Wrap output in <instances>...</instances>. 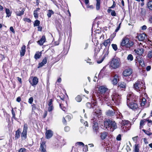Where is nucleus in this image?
<instances>
[{
  "instance_id": "obj_8",
  "label": "nucleus",
  "mask_w": 152,
  "mask_h": 152,
  "mask_svg": "<svg viewBox=\"0 0 152 152\" xmlns=\"http://www.w3.org/2000/svg\"><path fill=\"white\" fill-rule=\"evenodd\" d=\"M99 89L101 96L106 94H108L109 92V90L104 86H100L99 87Z\"/></svg>"
},
{
  "instance_id": "obj_26",
  "label": "nucleus",
  "mask_w": 152,
  "mask_h": 152,
  "mask_svg": "<svg viewBox=\"0 0 152 152\" xmlns=\"http://www.w3.org/2000/svg\"><path fill=\"white\" fill-rule=\"evenodd\" d=\"M118 87L121 88H125L126 87V84L123 82H120L118 83Z\"/></svg>"
},
{
  "instance_id": "obj_64",
  "label": "nucleus",
  "mask_w": 152,
  "mask_h": 152,
  "mask_svg": "<svg viewBox=\"0 0 152 152\" xmlns=\"http://www.w3.org/2000/svg\"><path fill=\"white\" fill-rule=\"evenodd\" d=\"M16 101L18 102H20L21 101V98L19 96L17 97Z\"/></svg>"
},
{
  "instance_id": "obj_40",
  "label": "nucleus",
  "mask_w": 152,
  "mask_h": 152,
  "mask_svg": "<svg viewBox=\"0 0 152 152\" xmlns=\"http://www.w3.org/2000/svg\"><path fill=\"white\" fill-rule=\"evenodd\" d=\"M148 57L150 59H151L152 60V50L148 52Z\"/></svg>"
},
{
  "instance_id": "obj_34",
  "label": "nucleus",
  "mask_w": 152,
  "mask_h": 152,
  "mask_svg": "<svg viewBox=\"0 0 152 152\" xmlns=\"http://www.w3.org/2000/svg\"><path fill=\"white\" fill-rule=\"evenodd\" d=\"M6 13L7 14V17H9L11 15V13L9 9L6 8Z\"/></svg>"
},
{
  "instance_id": "obj_48",
  "label": "nucleus",
  "mask_w": 152,
  "mask_h": 152,
  "mask_svg": "<svg viewBox=\"0 0 152 152\" xmlns=\"http://www.w3.org/2000/svg\"><path fill=\"white\" fill-rule=\"evenodd\" d=\"M139 63L140 66L142 67H143L145 66V64H144L142 60L139 61Z\"/></svg>"
},
{
  "instance_id": "obj_3",
  "label": "nucleus",
  "mask_w": 152,
  "mask_h": 152,
  "mask_svg": "<svg viewBox=\"0 0 152 152\" xmlns=\"http://www.w3.org/2000/svg\"><path fill=\"white\" fill-rule=\"evenodd\" d=\"M104 128L110 131H113L117 128L116 123L115 121L110 120L104 122Z\"/></svg>"
},
{
  "instance_id": "obj_51",
  "label": "nucleus",
  "mask_w": 152,
  "mask_h": 152,
  "mask_svg": "<svg viewBox=\"0 0 152 152\" xmlns=\"http://www.w3.org/2000/svg\"><path fill=\"white\" fill-rule=\"evenodd\" d=\"M53 109V106H49L48 108V110L49 112L52 111Z\"/></svg>"
},
{
  "instance_id": "obj_47",
  "label": "nucleus",
  "mask_w": 152,
  "mask_h": 152,
  "mask_svg": "<svg viewBox=\"0 0 152 152\" xmlns=\"http://www.w3.org/2000/svg\"><path fill=\"white\" fill-rule=\"evenodd\" d=\"M53 101V100L52 99H50L48 101V106H51L52 105V103Z\"/></svg>"
},
{
  "instance_id": "obj_62",
  "label": "nucleus",
  "mask_w": 152,
  "mask_h": 152,
  "mask_svg": "<svg viewBox=\"0 0 152 152\" xmlns=\"http://www.w3.org/2000/svg\"><path fill=\"white\" fill-rule=\"evenodd\" d=\"M26 150V149L23 148H21L18 151V152H24Z\"/></svg>"
},
{
  "instance_id": "obj_7",
  "label": "nucleus",
  "mask_w": 152,
  "mask_h": 152,
  "mask_svg": "<svg viewBox=\"0 0 152 152\" xmlns=\"http://www.w3.org/2000/svg\"><path fill=\"white\" fill-rule=\"evenodd\" d=\"M91 103L90 102H87L86 104V106L88 108H91L92 107L93 109H94L96 106V102L95 97L94 96L92 97Z\"/></svg>"
},
{
  "instance_id": "obj_35",
  "label": "nucleus",
  "mask_w": 152,
  "mask_h": 152,
  "mask_svg": "<svg viewBox=\"0 0 152 152\" xmlns=\"http://www.w3.org/2000/svg\"><path fill=\"white\" fill-rule=\"evenodd\" d=\"M129 121L128 120H123L121 123L123 126H125L129 124Z\"/></svg>"
},
{
  "instance_id": "obj_15",
  "label": "nucleus",
  "mask_w": 152,
  "mask_h": 152,
  "mask_svg": "<svg viewBox=\"0 0 152 152\" xmlns=\"http://www.w3.org/2000/svg\"><path fill=\"white\" fill-rule=\"evenodd\" d=\"M136 53L139 55H142L144 51V49L142 48H138L134 50Z\"/></svg>"
},
{
  "instance_id": "obj_2",
  "label": "nucleus",
  "mask_w": 152,
  "mask_h": 152,
  "mask_svg": "<svg viewBox=\"0 0 152 152\" xmlns=\"http://www.w3.org/2000/svg\"><path fill=\"white\" fill-rule=\"evenodd\" d=\"M133 88L136 91L138 92L140 94H145L146 87L144 82L138 80L134 84Z\"/></svg>"
},
{
  "instance_id": "obj_63",
  "label": "nucleus",
  "mask_w": 152,
  "mask_h": 152,
  "mask_svg": "<svg viewBox=\"0 0 152 152\" xmlns=\"http://www.w3.org/2000/svg\"><path fill=\"white\" fill-rule=\"evenodd\" d=\"M12 117L13 118H15V112L14 111V110L12 109Z\"/></svg>"
},
{
  "instance_id": "obj_20",
  "label": "nucleus",
  "mask_w": 152,
  "mask_h": 152,
  "mask_svg": "<svg viewBox=\"0 0 152 152\" xmlns=\"http://www.w3.org/2000/svg\"><path fill=\"white\" fill-rule=\"evenodd\" d=\"M108 135V133L106 132H101L100 133V137L102 140L105 139Z\"/></svg>"
},
{
  "instance_id": "obj_52",
  "label": "nucleus",
  "mask_w": 152,
  "mask_h": 152,
  "mask_svg": "<svg viewBox=\"0 0 152 152\" xmlns=\"http://www.w3.org/2000/svg\"><path fill=\"white\" fill-rule=\"evenodd\" d=\"M33 101V98L32 97L28 99V102L30 104H32Z\"/></svg>"
},
{
  "instance_id": "obj_36",
  "label": "nucleus",
  "mask_w": 152,
  "mask_h": 152,
  "mask_svg": "<svg viewBox=\"0 0 152 152\" xmlns=\"http://www.w3.org/2000/svg\"><path fill=\"white\" fill-rule=\"evenodd\" d=\"M76 100L78 102H80L81 101L82 98L80 96L78 95L75 98Z\"/></svg>"
},
{
  "instance_id": "obj_42",
  "label": "nucleus",
  "mask_w": 152,
  "mask_h": 152,
  "mask_svg": "<svg viewBox=\"0 0 152 152\" xmlns=\"http://www.w3.org/2000/svg\"><path fill=\"white\" fill-rule=\"evenodd\" d=\"M70 130V127L68 126H66L64 128V130L65 132H68Z\"/></svg>"
},
{
  "instance_id": "obj_13",
  "label": "nucleus",
  "mask_w": 152,
  "mask_h": 152,
  "mask_svg": "<svg viewBox=\"0 0 152 152\" xmlns=\"http://www.w3.org/2000/svg\"><path fill=\"white\" fill-rule=\"evenodd\" d=\"M53 132L50 130H46L45 133L46 137L49 139L53 135Z\"/></svg>"
},
{
  "instance_id": "obj_57",
  "label": "nucleus",
  "mask_w": 152,
  "mask_h": 152,
  "mask_svg": "<svg viewBox=\"0 0 152 152\" xmlns=\"http://www.w3.org/2000/svg\"><path fill=\"white\" fill-rule=\"evenodd\" d=\"M32 111H33L34 110H36V105L35 104H33L32 105Z\"/></svg>"
},
{
  "instance_id": "obj_18",
  "label": "nucleus",
  "mask_w": 152,
  "mask_h": 152,
  "mask_svg": "<svg viewBox=\"0 0 152 152\" xmlns=\"http://www.w3.org/2000/svg\"><path fill=\"white\" fill-rule=\"evenodd\" d=\"M46 40V38L45 36L43 35L42 36L41 39L37 42L40 45H43L44 42H45Z\"/></svg>"
},
{
  "instance_id": "obj_4",
  "label": "nucleus",
  "mask_w": 152,
  "mask_h": 152,
  "mask_svg": "<svg viewBox=\"0 0 152 152\" xmlns=\"http://www.w3.org/2000/svg\"><path fill=\"white\" fill-rule=\"evenodd\" d=\"M134 45L132 41L130 40L126 37H124L121 42L120 45L121 48H125L127 49H129Z\"/></svg>"
},
{
  "instance_id": "obj_55",
  "label": "nucleus",
  "mask_w": 152,
  "mask_h": 152,
  "mask_svg": "<svg viewBox=\"0 0 152 152\" xmlns=\"http://www.w3.org/2000/svg\"><path fill=\"white\" fill-rule=\"evenodd\" d=\"M42 63H43L44 64H46L47 62V58L45 57V58L42 61Z\"/></svg>"
},
{
  "instance_id": "obj_28",
  "label": "nucleus",
  "mask_w": 152,
  "mask_h": 152,
  "mask_svg": "<svg viewBox=\"0 0 152 152\" xmlns=\"http://www.w3.org/2000/svg\"><path fill=\"white\" fill-rule=\"evenodd\" d=\"M41 53L40 52H37L35 54L34 58L36 59L39 58L41 56Z\"/></svg>"
},
{
  "instance_id": "obj_50",
  "label": "nucleus",
  "mask_w": 152,
  "mask_h": 152,
  "mask_svg": "<svg viewBox=\"0 0 152 152\" xmlns=\"http://www.w3.org/2000/svg\"><path fill=\"white\" fill-rule=\"evenodd\" d=\"M34 17L35 18L37 19L38 18V13L37 12H34Z\"/></svg>"
},
{
  "instance_id": "obj_29",
  "label": "nucleus",
  "mask_w": 152,
  "mask_h": 152,
  "mask_svg": "<svg viewBox=\"0 0 152 152\" xmlns=\"http://www.w3.org/2000/svg\"><path fill=\"white\" fill-rule=\"evenodd\" d=\"M140 99H141L140 104L141 106H144L146 102V99L145 98H142Z\"/></svg>"
},
{
  "instance_id": "obj_32",
  "label": "nucleus",
  "mask_w": 152,
  "mask_h": 152,
  "mask_svg": "<svg viewBox=\"0 0 152 152\" xmlns=\"http://www.w3.org/2000/svg\"><path fill=\"white\" fill-rule=\"evenodd\" d=\"M54 12L52 10H49L47 15L48 18L51 17L52 14H53Z\"/></svg>"
},
{
  "instance_id": "obj_31",
  "label": "nucleus",
  "mask_w": 152,
  "mask_h": 152,
  "mask_svg": "<svg viewBox=\"0 0 152 152\" xmlns=\"http://www.w3.org/2000/svg\"><path fill=\"white\" fill-rule=\"evenodd\" d=\"M147 6L149 10H152V0L148 2Z\"/></svg>"
},
{
  "instance_id": "obj_1",
  "label": "nucleus",
  "mask_w": 152,
  "mask_h": 152,
  "mask_svg": "<svg viewBox=\"0 0 152 152\" xmlns=\"http://www.w3.org/2000/svg\"><path fill=\"white\" fill-rule=\"evenodd\" d=\"M121 95L117 93H114L112 95L111 98L109 97V93L106 94L103 96L101 100L107 104L108 106H110L111 104L110 103L114 102L116 105H119L121 103Z\"/></svg>"
},
{
  "instance_id": "obj_54",
  "label": "nucleus",
  "mask_w": 152,
  "mask_h": 152,
  "mask_svg": "<svg viewBox=\"0 0 152 152\" xmlns=\"http://www.w3.org/2000/svg\"><path fill=\"white\" fill-rule=\"evenodd\" d=\"M60 107L61 108V109L65 111V110L66 109V108L65 107H64V106L63 107L62 106V104H60Z\"/></svg>"
},
{
  "instance_id": "obj_46",
  "label": "nucleus",
  "mask_w": 152,
  "mask_h": 152,
  "mask_svg": "<svg viewBox=\"0 0 152 152\" xmlns=\"http://www.w3.org/2000/svg\"><path fill=\"white\" fill-rule=\"evenodd\" d=\"M135 152H139V149L138 147V145H135V147L134 149Z\"/></svg>"
},
{
  "instance_id": "obj_58",
  "label": "nucleus",
  "mask_w": 152,
  "mask_h": 152,
  "mask_svg": "<svg viewBox=\"0 0 152 152\" xmlns=\"http://www.w3.org/2000/svg\"><path fill=\"white\" fill-rule=\"evenodd\" d=\"M45 64H44L43 63H42V62H41L40 63H39V66L38 67V68L41 67L43 66Z\"/></svg>"
},
{
  "instance_id": "obj_9",
  "label": "nucleus",
  "mask_w": 152,
  "mask_h": 152,
  "mask_svg": "<svg viewBox=\"0 0 152 152\" xmlns=\"http://www.w3.org/2000/svg\"><path fill=\"white\" fill-rule=\"evenodd\" d=\"M134 96L132 93H129L126 96V103L127 104L133 102L136 100L134 99Z\"/></svg>"
},
{
  "instance_id": "obj_16",
  "label": "nucleus",
  "mask_w": 152,
  "mask_h": 152,
  "mask_svg": "<svg viewBox=\"0 0 152 152\" xmlns=\"http://www.w3.org/2000/svg\"><path fill=\"white\" fill-rule=\"evenodd\" d=\"M46 146L45 143L44 142H42L41 144L40 150L42 152H46Z\"/></svg>"
},
{
  "instance_id": "obj_41",
  "label": "nucleus",
  "mask_w": 152,
  "mask_h": 152,
  "mask_svg": "<svg viewBox=\"0 0 152 152\" xmlns=\"http://www.w3.org/2000/svg\"><path fill=\"white\" fill-rule=\"evenodd\" d=\"M111 46L113 48V49L115 51H116L118 49L117 46L116 44H112Z\"/></svg>"
},
{
  "instance_id": "obj_17",
  "label": "nucleus",
  "mask_w": 152,
  "mask_h": 152,
  "mask_svg": "<svg viewBox=\"0 0 152 152\" xmlns=\"http://www.w3.org/2000/svg\"><path fill=\"white\" fill-rule=\"evenodd\" d=\"M29 82L32 86H34L37 85L38 82V79L36 77H34L32 80V83L31 81H29Z\"/></svg>"
},
{
  "instance_id": "obj_59",
  "label": "nucleus",
  "mask_w": 152,
  "mask_h": 152,
  "mask_svg": "<svg viewBox=\"0 0 152 152\" xmlns=\"http://www.w3.org/2000/svg\"><path fill=\"white\" fill-rule=\"evenodd\" d=\"M65 118L66 119H67L68 121H69L71 119V117L70 115H68L65 117Z\"/></svg>"
},
{
  "instance_id": "obj_23",
  "label": "nucleus",
  "mask_w": 152,
  "mask_h": 152,
  "mask_svg": "<svg viewBox=\"0 0 152 152\" xmlns=\"http://www.w3.org/2000/svg\"><path fill=\"white\" fill-rule=\"evenodd\" d=\"M110 39L105 40L103 43V45L105 47L108 46V48H109V47L110 44Z\"/></svg>"
},
{
  "instance_id": "obj_60",
  "label": "nucleus",
  "mask_w": 152,
  "mask_h": 152,
  "mask_svg": "<svg viewBox=\"0 0 152 152\" xmlns=\"http://www.w3.org/2000/svg\"><path fill=\"white\" fill-rule=\"evenodd\" d=\"M10 30L14 34L15 32V31L12 26H11L10 27Z\"/></svg>"
},
{
  "instance_id": "obj_25",
  "label": "nucleus",
  "mask_w": 152,
  "mask_h": 152,
  "mask_svg": "<svg viewBox=\"0 0 152 152\" xmlns=\"http://www.w3.org/2000/svg\"><path fill=\"white\" fill-rule=\"evenodd\" d=\"M96 10H99L100 7V0H96Z\"/></svg>"
},
{
  "instance_id": "obj_12",
  "label": "nucleus",
  "mask_w": 152,
  "mask_h": 152,
  "mask_svg": "<svg viewBox=\"0 0 152 152\" xmlns=\"http://www.w3.org/2000/svg\"><path fill=\"white\" fill-rule=\"evenodd\" d=\"M132 73V69L130 68L126 69L123 72V75L125 77L130 75Z\"/></svg>"
},
{
  "instance_id": "obj_53",
  "label": "nucleus",
  "mask_w": 152,
  "mask_h": 152,
  "mask_svg": "<svg viewBox=\"0 0 152 152\" xmlns=\"http://www.w3.org/2000/svg\"><path fill=\"white\" fill-rule=\"evenodd\" d=\"M117 140L120 141L121 140V136L120 134H118L117 137L116 138Z\"/></svg>"
},
{
  "instance_id": "obj_61",
  "label": "nucleus",
  "mask_w": 152,
  "mask_h": 152,
  "mask_svg": "<svg viewBox=\"0 0 152 152\" xmlns=\"http://www.w3.org/2000/svg\"><path fill=\"white\" fill-rule=\"evenodd\" d=\"M104 59V58H102L100 60H97V62L98 64H100L102 63Z\"/></svg>"
},
{
  "instance_id": "obj_27",
  "label": "nucleus",
  "mask_w": 152,
  "mask_h": 152,
  "mask_svg": "<svg viewBox=\"0 0 152 152\" xmlns=\"http://www.w3.org/2000/svg\"><path fill=\"white\" fill-rule=\"evenodd\" d=\"M115 114L114 111L112 110H109L107 112V115L109 116H112L113 115Z\"/></svg>"
},
{
  "instance_id": "obj_38",
  "label": "nucleus",
  "mask_w": 152,
  "mask_h": 152,
  "mask_svg": "<svg viewBox=\"0 0 152 152\" xmlns=\"http://www.w3.org/2000/svg\"><path fill=\"white\" fill-rule=\"evenodd\" d=\"M142 130L144 132L148 135L150 136L152 135V133L148 131H146L144 129H143Z\"/></svg>"
},
{
  "instance_id": "obj_5",
  "label": "nucleus",
  "mask_w": 152,
  "mask_h": 152,
  "mask_svg": "<svg viewBox=\"0 0 152 152\" xmlns=\"http://www.w3.org/2000/svg\"><path fill=\"white\" fill-rule=\"evenodd\" d=\"M120 59L118 58H113L110 63L111 67L114 69L118 68L120 65Z\"/></svg>"
},
{
  "instance_id": "obj_30",
  "label": "nucleus",
  "mask_w": 152,
  "mask_h": 152,
  "mask_svg": "<svg viewBox=\"0 0 152 152\" xmlns=\"http://www.w3.org/2000/svg\"><path fill=\"white\" fill-rule=\"evenodd\" d=\"M108 49L109 48L107 47L105 48L104 49L103 53L104 54V56H106L109 53Z\"/></svg>"
},
{
  "instance_id": "obj_39",
  "label": "nucleus",
  "mask_w": 152,
  "mask_h": 152,
  "mask_svg": "<svg viewBox=\"0 0 152 152\" xmlns=\"http://www.w3.org/2000/svg\"><path fill=\"white\" fill-rule=\"evenodd\" d=\"M39 24L40 21L39 20H37L35 21L34 25V26H39Z\"/></svg>"
},
{
  "instance_id": "obj_24",
  "label": "nucleus",
  "mask_w": 152,
  "mask_h": 152,
  "mask_svg": "<svg viewBox=\"0 0 152 152\" xmlns=\"http://www.w3.org/2000/svg\"><path fill=\"white\" fill-rule=\"evenodd\" d=\"M20 132L19 129L16 131L15 136V139H17L19 138L20 135Z\"/></svg>"
},
{
  "instance_id": "obj_14",
  "label": "nucleus",
  "mask_w": 152,
  "mask_h": 152,
  "mask_svg": "<svg viewBox=\"0 0 152 152\" xmlns=\"http://www.w3.org/2000/svg\"><path fill=\"white\" fill-rule=\"evenodd\" d=\"M137 37L139 41H143L147 38V36L145 34L143 33L138 35Z\"/></svg>"
},
{
  "instance_id": "obj_11",
  "label": "nucleus",
  "mask_w": 152,
  "mask_h": 152,
  "mask_svg": "<svg viewBox=\"0 0 152 152\" xmlns=\"http://www.w3.org/2000/svg\"><path fill=\"white\" fill-rule=\"evenodd\" d=\"M127 105L130 108L133 110L137 109L138 108V105L136 102V101L129 103Z\"/></svg>"
},
{
  "instance_id": "obj_21",
  "label": "nucleus",
  "mask_w": 152,
  "mask_h": 152,
  "mask_svg": "<svg viewBox=\"0 0 152 152\" xmlns=\"http://www.w3.org/2000/svg\"><path fill=\"white\" fill-rule=\"evenodd\" d=\"M26 47L25 45H23L21 47L20 51V55L21 56H23L26 52Z\"/></svg>"
},
{
  "instance_id": "obj_10",
  "label": "nucleus",
  "mask_w": 152,
  "mask_h": 152,
  "mask_svg": "<svg viewBox=\"0 0 152 152\" xmlns=\"http://www.w3.org/2000/svg\"><path fill=\"white\" fill-rule=\"evenodd\" d=\"M28 129L27 125L25 124L24 125L23 130L21 134V137L23 140H25L27 137V133Z\"/></svg>"
},
{
  "instance_id": "obj_22",
  "label": "nucleus",
  "mask_w": 152,
  "mask_h": 152,
  "mask_svg": "<svg viewBox=\"0 0 152 152\" xmlns=\"http://www.w3.org/2000/svg\"><path fill=\"white\" fill-rule=\"evenodd\" d=\"M118 76L117 75H115L114 77L113 80V83L114 85H116L119 81Z\"/></svg>"
},
{
  "instance_id": "obj_45",
  "label": "nucleus",
  "mask_w": 152,
  "mask_h": 152,
  "mask_svg": "<svg viewBox=\"0 0 152 152\" xmlns=\"http://www.w3.org/2000/svg\"><path fill=\"white\" fill-rule=\"evenodd\" d=\"M148 22L151 24H152V15L149 16L148 18Z\"/></svg>"
},
{
  "instance_id": "obj_19",
  "label": "nucleus",
  "mask_w": 152,
  "mask_h": 152,
  "mask_svg": "<svg viewBox=\"0 0 152 152\" xmlns=\"http://www.w3.org/2000/svg\"><path fill=\"white\" fill-rule=\"evenodd\" d=\"M25 8H23L21 11H17L15 12L16 15L18 16H21L23 15L24 12L25 11Z\"/></svg>"
},
{
  "instance_id": "obj_44",
  "label": "nucleus",
  "mask_w": 152,
  "mask_h": 152,
  "mask_svg": "<svg viewBox=\"0 0 152 152\" xmlns=\"http://www.w3.org/2000/svg\"><path fill=\"white\" fill-rule=\"evenodd\" d=\"M100 112L99 111L97 112L95 110H94V115L97 116L99 115L100 114Z\"/></svg>"
},
{
  "instance_id": "obj_33",
  "label": "nucleus",
  "mask_w": 152,
  "mask_h": 152,
  "mask_svg": "<svg viewBox=\"0 0 152 152\" xmlns=\"http://www.w3.org/2000/svg\"><path fill=\"white\" fill-rule=\"evenodd\" d=\"M146 121L145 120H142L140 123V129H141L143 127V126L144 125V123Z\"/></svg>"
},
{
  "instance_id": "obj_6",
  "label": "nucleus",
  "mask_w": 152,
  "mask_h": 152,
  "mask_svg": "<svg viewBox=\"0 0 152 152\" xmlns=\"http://www.w3.org/2000/svg\"><path fill=\"white\" fill-rule=\"evenodd\" d=\"M92 121L93 122L92 127L93 133L95 135H97L99 132L98 124L97 122L94 121V119H92Z\"/></svg>"
},
{
  "instance_id": "obj_43",
  "label": "nucleus",
  "mask_w": 152,
  "mask_h": 152,
  "mask_svg": "<svg viewBox=\"0 0 152 152\" xmlns=\"http://www.w3.org/2000/svg\"><path fill=\"white\" fill-rule=\"evenodd\" d=\"M80 121L82 123H84V124L86 126H88V124H87V121H85V122H84V121L83 119H81L80 120Z\"/></svg>"
},
{
  "instance_id": "obj_37",
  "label": "nucleus",
  "mask_w": 152,
  "mask_h": 152,
  "mask_svg": "<svg viewBox=\"0 0 152 152\" xmlns=\"http://www.w3.org/2000/svg\"><path fill=\"white\" fill-rule=\"evenodd\" d=\"M127 59L128 60H129L130 61L133 60V56L131 54L129 55L127 57Z\"/></svg>"
},
{
  "instance_id": "obj_49",
  "label": "nucleus",
  "mask_w": 152,
  "mask_h": 152,
  "mask_svg": "<svg viewBox=\"0 0 152 152\" xmlns=\"http://www.w3.org/2000/svg\"><path fill=\"white\" fill-rule=\"evenodd\" d=\"M76 145L80 146L83 145V146L84 145V144L82 142H77L76 143Z\"/></svg>"
},
{
  "instance_id": "obj_56",
  "label": "nucleus",
  "mask_w": 152,
  "mask_h": 152,
  "mask_svg": "<svg viewBox=\"0 0 152 152\" xmlns=\"http://www.w3.org/2000/svg\"><path fill=\"white\" fill-rule=\"evenodd\" d=\"M111 14L112 16H116V14L114 10H113L111 12Z\"/></svg>"
}]
</instances>
